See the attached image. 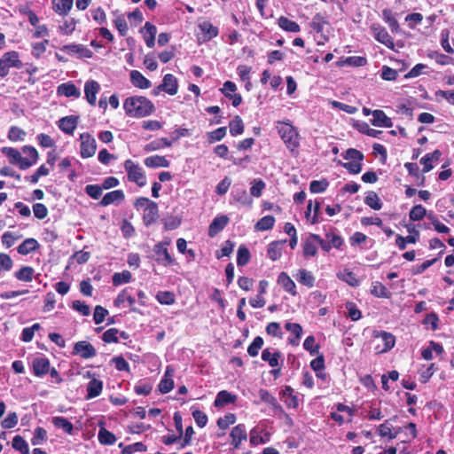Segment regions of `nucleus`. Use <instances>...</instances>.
<instances>
[{
  "label": "nucleus",
  "instance_id": "09e8293b",
  "mask_svg": "<svg viewBox=\"0 0 454 454\" xmlns=\"http://www.w3.org/2000/svg\"><path fill=\"white\" fill-rule=\"evenodd\" d=\"M275 217L272 215H265L262 217L255 224L257 231H269L274 227Z\"/></svg>",
  "mask_w": 454,
  "mask_h": 454
},
{
  "label": "nucleus",
  "instance_id": "cd10ccee",
  "mask_svg": "<svg viewBox=\"0 0 454 454\" xmlns=\"http://www.w3.org/2000/svg\"><path fill=\"white\" fill-rule=\"evenodd\" d=\"M236 400L237 396L235 395L231 394L227 390H222L216 395L214 405L215 407H223L226 404L235 403Z\"/></svg>",
  "mask_w": 454,
  "mask_h": 454
},
{
  "label": "nucleus",
  "instance_id": "a211bd4d",
  "mask_svg": "<svg viewBox=\"0 0 454 454\" xmlns=\"http://www.w3.org/2000/svg\"><path fill=\"white\" fill-rule=\"evenodd\" d=\"M159 218V208L156 202L150 204V207L145 208L143 214V223L146 227L155 223Z\"/></svg>",
  "mask_w": 454,
  "mask_h": 454
},
{
  "label": "nucleus",
  "instance_id": "20e7f679",
  "mask_svg": "<svg viewBox=\"0 0 454 454\" xmlns=\"http://www.w3.org/2000/svg\"><path fill=\"white\" fill-rule=\"evenodd\" d=\"M342 156L345 160L349 161L344 163L339 161V163L341 164L348 173L357 175L361 172L363 167L362 162L364 159V155L361 151L355 148H348L342 153Z\"/></svg>",
  "mask_w": 454,
  "mask_h": 454
},
{
  "label": "nucleus",
  "instance_id": "dca6fc26",
  "mask_svg": "<svg viewBox=\"0 0 454 454\" xmlns=\"http://www.w3.org/2000/svg\"><path fill=\"white\" fill-rule=\"evenodd\" d=\"M372 120H371V123L376 127H385L391 128L393 126L392 120L387 116L384 111L382 110H373L372 112Z\"/></svg>",
  "mask_w": 454,
  "mask_h": 454
},
{
  "label": "nucleus",
  "instance_id": "864d4df0",
  "mask_svg": "<svg viewBox=\"0 0 454 454\" xmlns=\"http://www.w3.org/2000/svg\"><path fill=\"white\" fill-rule=\"evenodd\" d=\"M265 183L261 178H254L251 182L250 194L256 198L261 197L262 191L265 189Z\"/></svg>",
  "mask_w": 454,
  "mask_h": 454
},
{
  "label": "nucleus",
  "instance_id": "423d86ee",
  "mask_svg": "<svg viewBox=\"0 0 454 454\" xmlns=\"http://www.w3.org/2000/svg\"><path fill=\"white\" fill-rule=\"evenodd\" d=\"M124 168L127 172L129 181L137 184L139 187H143L146 184L145 172L137 163H135L130 159L126 160L124 161Z\"/></svg>",
  "mask_w": 454,
  "mask_h": 454
},
{
  "label": "nucleus",
  "instance_id": "ddd939ff",
  "mask_svg": "<svg viewBox=\"0 0 454 454\" xmlns=\"http://www.w3.org/2000/svg\"><path fill=\"white\" fill-rule=\"evenodd\" d=\"M375 337H380L383 342V348H380V346L375 348L377 353L387 352L394 348L395 338L392 333L380 331L375 334Z\"/></svg>",
  "mask_w": 454,
  "mask_h": 454
},
{
  "label": "nucleus",
  "instance_id": "4d7b16f0",
  "mask_svg": "<svg viewBox=\"0 0 454 454\" xmlns=\"http://www.w3.org/2000/svg\"><path fill=\"white\" fill-rule=\"evenodd\" d=\"M263 339L261 336L255 337L252 343L247 348L248 355L252 357L257 356L260 349L263 346Z\"/></svg>",
  "mask_w": 454,
  "mask_h": 454
},
{
  "label": "nucleus",
  "instance_id": "412c9836",
  "mask_svg": "<svg viewBox=\"0 0 454 454\" xmlns=\"http://www.w3.org/2000/svg\"><path fill=\"white\" fill-rule=\"evenodd\" d=\"M50 361L46 357H35L33 361V372L37 377L47 374L50 371Z\"/></svg>",
  "mask_w": 454,
  "mask_h": 454
},
{
  "label": "nucleus",
  "instance_id": "393cba45",
  "mask_svg": "<svg viewBox=\"0 0 454 454\" xmlns=\"http://www.w3.org/2000/svg\"><path fill=\"white\" fill-rule=\"evenodd\" d=\"M144 163L147 168H168L170 164L169 160H167L165 156L160 155L149 156L145 159Z\"/></svg>",
  "mask_w": 454,
  "mask_h": 454
},
{
  "label": "nucleus",
  "instance_id": "49530a36",
  "mask_svg": "<svg viewBox=\"0 0 454 454\" xmlns=\"http://www.w3.org/2000/svg\"><path fill=\"white\" fill-rule=\"evenodd\" d=\"M250 258H251V254H250L249 249L244 245L239 246V247L238 248V251H237V264H238V266L247 265L249 262Z\"/></svg>",
  "mask_w": 454,
  "mask_h": 454
},
{
  "label": "nucleus",
  "instance_id": "c9c22d12",
  "mask_svg": "<svg viewBox=\"0 0 454 454\" xmlns=\"http://www.w3.org/2000/svg\"><path fill=\"white\" fill-rule=\"evenodd\" d=\"M281 357V353L279 351H276L271 353L270 348H265L262 352V359L264 362H267L269 365L272 368L278 367L279 363L278 360Z\"/></svg>",
  "mask_w": 454,
  "mask_h": 454
},
{
  "label": "nucleus",
  "instance_id": "37998d69",
  "mask_svg": "<svg viewBox=\"0 0 454 454\" xmlns=\"http://www.w3.org/2000/svg\"><path fill=\"white\" fill-rule=\"evenodd\" d=\"M169 368H167L164 377L160 380L158 388L161 394H167L170 392L174 387V380L171 377H168Z\"/></svg>",
  "mask_w": 454,
  "mask_h": 454
},
{
  "label": "nucleus",
  "instance_id": "ea45409f",
  "mask_svg": "<svg viewBox=\"0 0 454 454\" xmlns=\"http://www.w3.org/2000/svg\"><path fill=\"white\" fill-rule=\"evenodd\" d=\"M98 442L103 445H112L116 442V436L102 426L98 431Z\"/></svg>",
  "mask_w": 454,
  "mask_h": 454
},
{
  "label": "nucleus",
  "instance_id": "f3484780",
  "mask_svg": "<svg viewBox=\"0 0 454 454\" xmlns=\"http://www.w3.org/2000/svg\"><path fill=\"white\" fill-rule=\"evenodd\" d=\"M408 231L411 234L406 237H403L399 234L396 236L395 244L400 250H404L408 243L415 244L419 237V232L416 231L414 227L411 229L409 228Z\"/></svg>",
  "mask_w": 454,
  "mask_h": 454
},
{
  "label": "nucleus",
  "instance_id": "4468645a",
  "mask_svg": "<svg viewBox=\"0 0 454 454\" xmlns=\"http://www.w3.org/2000/svg\"><path fill=\"white\" fill-rule=\"evenodd\" d=\"M229 218L224 215H217L213 219L208 227V236L213 238L222 231L228 224Z\"/></svg>",
  "mask_w": 454,
  "mask_h": 454
},
{
  "label": "nucleus",
  "instance_id": "a18cd8bd",
  "mask_svg": "<svg viewBox=\"0 0 454 454\" xmlns=\"http://www.w3.org/2000/svg\"><path fill=\"white\" fill-rule=\"evenodd\" d=\"M336 64L338 67H342L345 64L351 67H364L367 64V59L362 56H351L343 61H338Z\"/></svg>",
  "mask_w": 454,
  "mask_h": 454
},
{
  "label": "nucleus",
  "instance_id": "aec40b11",
  "mask_svg": "<svg viewBox=\"0 0 454 454\" xmlns=\"http://www.w3.org/2000/svg\"><path fill=\"white\" fill-rule=\"evenodd\" d=\"M160 89H163V91L171 96L176 95L178 91L177 79L171 74H165L161 82Z\"/></svg>",
  "mask_w": 454,
  "mask_h": 454
},
{
  "label": "nucleus",
  "instance_id": "79ce46f5",
  "mask_svg": "<svg viewBox=\"0 0 454 454\" xmlns=\"http://www.w3.org/2000/svg\"><path fill=\"white\" fill-rule=\"evenodd\" d=\"M364 203L374 210H380L382 207V202L380 201V197L373 191H370L366 193Z\"/></svg>",
  "mask_w": 454,
  "mask_h": 454
},
{
  "label": "nucleus",
  "instance_id": "72a5a7b5",
  "mask_svg": "<svg viewBox=\"0 0 454 454\" xmlns=\"http://www.w3.org/2000/svg\"><path fill=\"white\" fill-rule=\"evenodd\" d=\"M74 4L73 0H52V9L59 15H67Z\"/></svg>",
  "mask_w": 454,
  "mask_h": 454
},
{
  "label": "nucleus",
  "instance_id": "a878e982",
  "mask_svg": "<svg viewBox=\"0 0 454 454\" xmlns=\"http://www.w3.org/2000/svg\"><path fill=\"white\" fill-rule=\"evenodd\" d=\"M130 82L135 87L139 89H148L152 85L151 82L137 70L130 72Z\"/></svg>",
  "mask_w": 454,
  "mask_h": 454
},
{
  "label": "nucleus",
  "instance_id": "2f4dec72",
  "mask_svg": "<svg viewBox=\"0 0 454 454\" xmlns=\"http://www.w3.org/2000/svg\"><path fill=\"white\" fill-rule=\"evenodd\" d=\"M285 327L294 336V339H288L289 343L293 346H297L302 334L301 325L298 323H286Z\"/></svg>",
  "mask_w": 454,
  "mask_h": 454
},
{
  "label": "nucleus",
  "instance_id": "0e129e2a",
  "mask_svg": "<svg viewBox=\"0 0 454 454\" xmlns=\"http://www.w3.org/2000/svg\"><path fill=\"white\" fill-rule=\"evenodd\" d=\"M146 450V445L139 442L123 447L121 454H133L135 452H145Z\"/></svg>",
  "mask_w": 454,
  "mask_h": 454
},
{
  "label": "nucleus",
  "instance_id": "8fccbe9b",
  "mask_svg": "<svg viewBox=\"0 0 454 454\" xmlns=\"http://www.w3.org/2000/svg\"><path fill=\"white\" fill-rule=\"evenodd\" d=\"M234 201L242 205L251 206L253 200L248 196L245 189H239L232 194Z\"/></svg>",
  "mask_w": 454,
  "mask_h": 454
},
{
  "label": "nucleus",
  "instance_id": "774afa93",
  "mask_svg": "<svg viewBox=\"0 0 454 454\" xmlns=\"http://www.w3.org/2000/svg\"><path fill=\"white\" fill-rule=\"evenodd\" d=\"M47 439V431L43 427H36L34 432V435L31 439L33 445H38L43 443Z\"/></svg>",
  "mask_w": 454,
  "mask_h": 454
},
{
  "label": "nucleus",
  "instance_id": "1a4fd4ad",
  "mask_svg": "<svg viewBox=\"0 0 454 454\" xmlns=\"http://www.w3.org/2000/svg\"><path fill=\"white\" fill-rule=\"evenodd\" d=\"M125 193L122 190H114L106 192L98 202L100 207H107L110 205L118 206L125 200Z\"/></svg>",
  "mask_w": 454,
  "mask_h": 454
},
{
  "label": "nucleus",
  "instance_id": "de8ad7c7",
  "mask_svg": "<svg viewBox=\"0 0 454 454\" xmlns=\"http://www.w3.org/2000/svg\"><path fill=\"white\" fill-rule=\"evenodd\" d=\"M302 250L305 257H313L317 254V243L310 239V235L305 239Z\"/></svg>",
  "mask_w": 454,
  "mask_h": 454
},
{
  "label": "nucleus",
  "instance_id": "4c0bfd02",
  "mask_svg": "<svg viewBox=\"0 0 454 454\" xmlns=\"http://www.w3.org/2000/svg\"><path fill=\"white\" fill-rule=\"evenodd\" d=\"M371 294L375 297L387 299L390 298L392 295L387 288L379 281L372 283Z\"/></svg>",
  "mask_w": 454,
  "mask_h": 454
},
{
  "label": "nucleus",
  "instance_id": "f257e3e1",
  "mask_svg": "<svg viewBox=\"0 0 454 454\" xmlns=\"http://www.w3.org/2000/svg\"><path fill=\"white\" fill-rule=\"evenodd\" d=\"M21 150L27 157H23L21 153L13 147H3L2 153L8 158L12 165H17L20 169L25 170L37 162L39 153L32 145H24Z\"/></svg>",
  "mask_w": 454,
  "mask_h": 454
},
{
  "label": "nucleus",
  "instance_id": "bf43d9fd",
  "mask_svg": "<svg viewBox=\"0 0 454 454\" xmlns=\"http://www.w3.org/2000/svg\"><path fill=\"white\" fill-rule=\"evenodd\" d=\"M427 215V210L422 205H415L410 210L409 216L411 221H420Z\"/></svg>",
  "mask_w": 454,
  "mask_h": 454
},
{
  "label": "nucleus",
  "instance_id": "58836bf2",
  "mask_svg": "<svg viewBox=\"0 0 454 454\" xmlns=\"http://www.w3.org/2000/svg\"><path fill=\"white\" fill-rule=\"evenodd\" d=\"M278 26L285 31H287V32H294V33H297V32H300L301 30V27H300V25L286 18V17H284V16H281L279 19H278Z\"/></svg>",
  "mask_w": 454,
  "mask_h": 454
},
{
  "label": "nucleus",
  "instance_id": "f704fd0d",
  "mask_svg": "<svg viewBox=\"0 0 454 454\" xmlns=\"http://www.w3.org/2000/svg\"><path fill=\"white\" fill-rule=\"evenodd\" d=\"M200 28L205 40H211L218 35V28L210 21H203L200 24Z\"/></svg>",
  "mask_w": 454,
  "mask_h": 454
},
{
  "label": "nucleus",
  "instance_id": "69168bd1",
  "mask_svg": "<svg viewBox=\"0 0 454 454\" xmlns=\"http://www.w3.org/2000/svg\"><path fill=\"white\" fill-rule=\"evenodd\" d=\"M52 422L57 428H61L66 433H71L73 430L72 423L63 417H55L53 418Z\"/></svg>",
  "mask_w": 454,
  "mask_h": 454
},
{
  "label": "nucleus",
  "instance_id": "473e14b6",
  "mask_svg": "<svg viewBox=\"0 0 454 454\" xmlns=\"http://www.w3.org/2000/svg\"><path fill=\"white\" fill-rule=\"evenodd\" d=\"M102 389L103 381L94 378L91 379L87 385V399L98 396L101 394Z\"/></svg>",
  "mask_w": 454,
  "mask_h": 454
},
{
  "label": "nucleus",
  "instance_id": "0eeeda50",
  "mask_svg": "<svg viewBox=\"0 0 454 454\" xmlns=\"http://www.w3.org/2000/svg\"><path fill=\"white\" fill-rule=\"evenodd\" d=\"M170 240H163L153 246V252L155 254L156 262L165 267L170 266L176 263L175 259L171 256L168 252V246Z\"/></svg>",
  "mask_w": 454,
  "mask_h": 454
},
{
  "label": "nucleus",
  "instance_id": "052dcab7",
  "mask_svg": "<svg viewBox=\"0 0 454 454\" xmlns=\"http://www.w3.org/2000/svg\"><path fill=\"white\" fill-rule=\"evenodd\" d=\"M329 185L328 181L325 178L321 180H313L309 184V191L312 193H320L324 192Z\"/></svg>",
  "mask_w": 454,
  "mask_h": 454
},
{
  "label": "nucleus",
  "instance_id": "5fc2aeb1",
  "mask_svg": "<svg viewBox=\"0 0 454 454\" xmlns=\"http://www.w3.org/2000/svg\"><path fill=\"white\" fill-rule=\"evenodd\" d=\"M132 275L129 270H122L121 272H116L113 275L114 286H120L122 284L129 283L131 280Z\"/></svg>",
  "mask_w": 454,
  "mask_h": 454
},
{
  "label": "nucleus",
  "instance_id": "bb28decb",
  "mask_svg": "<svg viewBox=\"0 0 454 454\" xmlns=\"http://www.w3.org/2000/svg\"><path fill=\"white\" fill-rule=\"evenodd\" d=\"M38 248V241L34 238H27L17 247V251L20 254L27 255Z\"/></svg>",
  "mask_w": 454,
  "mask_h": 454
},
{
  "label": "nucleus",
  "instance_id": "e2e57ef3",
  "mask_svg": "<svg viewBox=\"0 0 454 454\" xmlns=\"http://www.w3.org/2000/svg\"><path fill=\"white\" fill-rule=\"evenodd\" d=\"M25 137L26 132L17 126H12L8 131V138L13 142L22 141Z\"/></svg>",
  "mask_w": 454,
  "mask_h": 454
},
{
  "label": "nucleus",
  "instance_id": "7c9ffc66",
  "mask_svg": "<svg viewBox=\"0 0 454 454\" xmlns=\"http://www.w3.org/2000/svg\"><path fill=\"white\" fill-rule=\"evenodd\" d=\"M383 20L388 25L392 33H399L401 31L399 23L390 9L382 11Z\"/></svg>",
  "mask_w": 454,
  "mask_h": 454
},
{
  "label": "nucleus",
  "instance_id": "680f3d73",
  "mask_svg": "<svg viewBox=\"0 0 454 454\" xmlns=\"http://www.w3.org/2000/svg\"><path fill=\"white\" fill-rule=\"evenodd\" d=\"M315 341V337L309 335L305 339L303 342L304 349L309 351L311 356L317 355L319 352L320 346L316 344Z\"/></svg>",
  "mask_w": 454,
  "mask_h": 454
},
{
  "label": "nucleus",
  "instance_id": "39448f33",
  "mask_svg": "<svg viewBox=\"0 0 454 454\" xmlns=\"http://www.w3.org/2000/svg\"><path fill=\"white\" fill-rule=\"evenodd\" d=\"M22 67L23 63L20 59V53L16 51H7L0 59V77L7 76L11 68L20 69Z\"/></svg>",
  "mask_w": 454,
  "mask_h": 454
},
{
  "label": "nucleus",
  "instance_id": "e433bc0d",
  "mask_svg": "<svg viewBox=\"0 0 454 454\" xmlns=\"http://www.w3.org/2000/svg\"><path fill=\"white\" fill-rule=\"evenodd\" d=\"M35 270L30 266H22L19 270L15 271L14 277L23 282H30L33 280Z\"/></svg>",
  "mask_w": 454,
  "mask_h": 454
},
{
  "label": "nucleus",
  "instance_id": "c85d7f7f",
  "mask_svg": "<svg viewBox=\"0 0 454 454\" xmlns=\"http://www.w3.org/2000/svg\"><path fill=\"white\" fill-rule=\"evenodd\" d=\"M286 242V240H277L270 243L267 254L269 258L272 261L278 260L282 255V247L283 245Z\"/></svg>",
  "mask_w": 454,
  "mask_h": 454
},
{
  "label": "nucleus",
  "instance_id": "f8f14e48",
  "mask_svg": "<svg viewBox=\"0 0 454 454\" xmlns=\"http://www.w3.org/2000/svg\"><path fill=\"white\" fill-rule=\"evenodd\" d=\"M281 398L283 399L285 404L289 409H297L299 406V402L297 395H294V390L290 386H286L281 392L279 393Z\"/></svg>",
  "mask_w": 454,
  "mask_h": 454
},
{
  "label": "nucleus",
  "instance_id": "c756f323",
  "mask_svg": "<svg viewBox=\"0 0 454 454\" xmlns=\"http://www.w3.org/2000/svg\"><path fill=\"white\" fill-rule=\"evenodd\" d=\"M295 278L301 285H303L309 288L314 286L316 278L310 271L305 269L299 270L295 275Z\"/></svg>",
  "mask_w": 454,
  "mask_h": 454
},
{
  "label": "nucleus",
  "instance_id": "5701e85b",
  "mask_svg": "<svg viewBox=\"0 0 454 454\" xmlns=\"http://www.w3.org/2000/svg\"><path fill=\"white\" fill-rule=\"evenodd\" d=\"M57 94L59 96H65L67 98H79L81 92L79 89L71 82L61 83L57 88Z\"/></svg>",
  "mask_w": 454,
  "mask_h": 454
},
{
  "label": "nucleus",
  "instance_id": "9b49d317",
  "mask_svg": "<svg viewBox=\"0 0 454 454\" xmlns=\"http://www.w3.org/2000/svg\"><path fill=\"white\" fill-rule=\"evenodd\" d=\"M230 437L231 439V443L234 449H239L241 442L247 439L246 426L244 424H239L232 427Z\"/></svg>",
  "mask_w": 454,
  "mask_h": 454
},
{
  "label": "nucleus",
  "instance_id": "6e6d98bb",
  "mask_svg": "<svg viewBox=\"0 0 454 454\" xmlns=\"http://www.w3.org/2000/svg\"><path fill=\"white\" fill-rule=\"evenodd\" d=\"M377 432L381 437H388L389 440H393L396 437V434L392 433V425L389 423V420H385L384 423L380 424Z\"/></svg>",
  "mask_w": 454,
  "mask_h": 454
},
{
  "label": "nucleus",
  "instance_id": "6ab92c4d",
  "mask_svg": "<svg viewBox=\"0 0 454 454\" xmlns=\"http://www.w3.org/2000/svg\"><path fill=\"white\" fill-rule=\"evenodd\" d=\"M277 281L291 295L295 296L297 294L296 285L286 272H280Z\"/></svg>",
  "mask_w": 454,
  "mask_h": 454
},
{
  "label": "nucleus",
  "instance_id": "603ef678",
  "mask_svg": "<svg viewBox=\"0 0 454 454\" xmlns=\"http://www.w3.org/2000/svg\"><path fill=\"white\" fill-rule=\"evenodd\" d=\"M227 132L226 127H220L213 131L207 132V141L209 144H214L217 141H221L225 136Z\"/></svg>",
  "mask_w": 454,
  "mask_h": 454
},
{
  "label": "nucleus",
  "instance_id": "3c124183",
  "mask_svg": "<svg viewBox=\"0 0 454 454\" xmlns=\"http://www.w3.org/2000/svg\"><path fill=\"white\" fill-rule=\"evenodd\" d=\"M156 300L164 305H172L176 301L174 293L170 291H160L156 294Z\"/></svg>",
  "mask_w": 454,
  "mask_h": 454
},
{
  "label": "nucleus",
  "instance_id": "2eb2a0df",
  "mask_svg": "<svg viewBox=\"0 0 454 454\" xmlns=\"http://www.w3.org/2000/svg\"><path fill=\"white\" fill-rule=\"evenodd\" d=\"M131 292H132V288L131 287L124 288L117 295L116 299L114 300V305L116 307H121L125 302H128L129 307H130V310L137 311V309L133 307L135 302H136V301H135V298L132 295Z\"/></svg>",
  "mask_w": 454,
  "mask_h": 454
},
{
  "label": "nucleus",
  "instance_id": "9d476101",
  "mask_svg": "<svg viewBox=\"0 0 454 454\" xmlns=\"http://www.w3.org/2000/svg\"><path fill=\"white\" fill-rule=\"evenodd\" d=\"M325 26H329L327 17L322 13H316L312 18L310 27L316 33L322 35L323 41L318 42V44H324L325 41H328V36L324 35V28Z\"/></svg>",
  "mask_w": 454,
  "mask_h": 454
},
{
  "label": "nucleus",
  "instance_id": "7ed1b4c3",
  "mask_svg": "<svg viewBox=\"0 0 454 454\" xmlns=\"http://www.w3.org/2000/svg\"><path fill=\"white\" fill-rule=\"evenodd\" d=\"M277 129L286 148L296 151L300 146V134L292 122L289 120L278 121Z\"/></svg>",
  "mask_w": 454,
  "mask_h": 454
},
{
  "label": "nucleus",
  "instance_id": "13d9d810",
  "mask_svg": "<svg viewBox=\"0 0 454 454\" xmlns=\"http://www.w3.org/2000/svg\"><path fill=\"white\" fill-rule=\"evenodd\" d=\"M12 447L20 451L21 454H29V448L27 442L20 435H16L12 439Z\"/></svg>",
  "mask_w": 454,
  "mask_h": 454
},
{
  "label": "nucleus",
  "instance_id": "f03ea898",
  "mask_svg": "<svg viewBox=\"0 0 454 454\" xmlns=\"http://www.w3.org/2000/svg\"><path fill=\"white\" fill-rule=\"evenodd\" d=\"M123 108L128 116L135 118L148 116L155 110L153 102L143 96L127 98L124 100Z\"/></svg>",
  "mask_w": 454,
  "mask_h": 454
},
{
  "label": "nucleus",
  "instance_id": "a19ab883",
  "mask_svg": "<svg viewBox=\"0 0 454 454\" xmlns=\"http://www.w3.org/2000/svg\"><path fill=\"white\" fill-rule=\"evenodd\" d=\"M100 90V85L96 81L87 82V102L92 106L96 105V95Z\"/></svg>",
  "mask_w": 454,
  "mask_h": 454
},
{
  "label": "nucleus",
  "instance_id": "b1692460",
  "mask_svg": "<svg viewBox=\"0 0 454 454\" xmlns=\"http://www.w3.org/2000/svg\"><path fill=\"white\" fill-rule=\"evenodd\" d=\"M77 120L74 115L63 117L59 121V128L64 133L71 135L77 126Z\"/></svg>",
  "mask_w": 454,
  "mask_h": 454
},
{
  "label": "nucleus",
  "instance_id": "338daca9",
  "mask_svg": "<svg viewBox=\"0 0 454 454\" xmlns=\"http://www.w3.org/2000/svg\"><path fill=\"white\" fill-rule=\"evenodd\" d=\"M236 421V416L233 413H227L217 419V426L221 429H226Z\"/></svg>",
  "mask_w": 454,
  "mask_h": 454
},
{
  "label": "nucleus",
  "instance_id": "c03bdc74",
  "mask_svg": "<svg viewBox=\"0 0 454 454\" xmlns=\"http://www.w3.org/2000/svg\"><path fill=\"white\" fill-rule=\"evenodd\" d=\"M230 133L231 136L236 137L241 135L244 132V123L239 115H236L229 122Z\"/></svg>",
  "mask_w": 454,
  "mask_h": 454
},
{
  "label": "nucleus",
  "instance_id": "6e6552de",
  "mask_svg": "<svg viewBox=\"0 0 454 454\" xmlns=\"http://www.w3.org/2000/svg\"><path fill=\"white\" fill-rule=\"evenodd\" d=\"M371 30L373 33L374 38L379 43L384 44L390 50H395L394 40L384 27L380 24H372L371 26Z\"/></svg>",
  "mask_w": 454,
  "mask_h": 454
},
{
  "label": "nucleus",
  "instance_id": "4be33fe9",
  "mask_svg": "<svg viewBox=\"0 0 454 454\" xmlns=\"http://www.w3.org/2000/svg\"><path fill=\"white\" fill-rule=\"evenodd\" d=\"M145 44L148 48H153L155 44V36L157 33L156 27L151 22L147 21L144 28L141 30Z\"/></svg>",
  "mask_w": 454,
  "mask_h": 454
}]
</instances>
